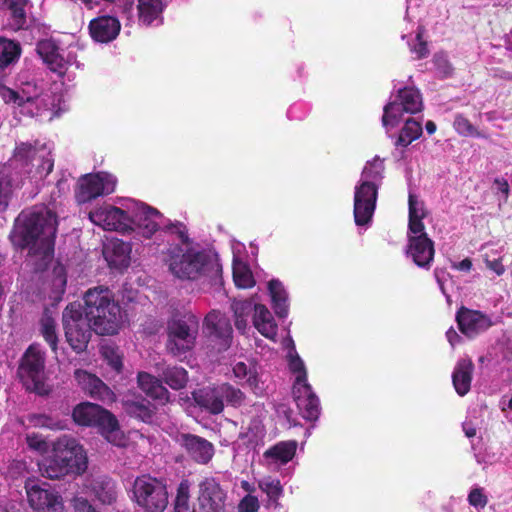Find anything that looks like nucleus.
<instances>
[{
  "mask_svg": "<svg viewBox=\"0 0 512 512\" xmlns=\"http://www.w3.org/2000/svg\"><path fill=\"white\" fill-rule=\"evenodd\" d=\"M57 217L47 209L22 211L14 221L9 239L20 250L36 259L37 269L43 270L54 257Z\"/></svg>",
  "mask_w": 512,
  "mask_h": 512,
  "instance_id": "nucleus-1",
  "label": "nucleus"
},
{
  "mask_svg": "<svg viewBox=\"0 0 512 512\" xmlns=\"http://www.w3.org/2000/svg\"><path fill=\"white\" fill-rule=\"evenodd\" d=\"M84 314L99 335H114L121 322V307L107 287L90 288L83 297Z\"/></svg>",
  "mask_w": 512,
  "mask_h": 512,
  "instance_id": "nucleus-2",
  "label": "nucleus"
},
{
  "mask_svg": "<svg viewBox=\"0 0 512 512\" xmlns=\"http://www.w3.org/2000/svg\"><path fill=\"white\" fill-rule=\"evenodd\" d=\"M167 263L170 271L180 279L195 280L202 275L212 279L221 276L222 267L216 257L205 251L193 248L186 251L181 246H173L168 250Z\"/></svg>",
  "mask_w": 512,
  "mask_h": 512,
  "instance_id": "nucleus-3",
  "label": "nucleus"
},
{
  "mask_svg": "<svg viewBox=\"0 0 512 512\" xmlns=\"http://www.w3.org/2000/svg\"><path fill=\"white\" fill-rule=\"evenodd\" d=\"M383 160L375 157L362 171V178L354 191V220L357 226H368L376 208L378 181L383 178Z\"/></svg>",
  "mask_w": 512,
  "mask_h": 512,
  "instance_id": "nucleus-4",
  "label": "nucleus"
},
{
  "mask_svg": "<svg viewBox=\"0 0 512 512\" xmlns=\"http://www.w3.org/2000/svg\"><path fill=\"white\" fill-rule=\"evenodd\" d=\"M74 423L81 427H93L111 444L124 445V435L116 416L101 405L81 402L72 410Z\"/></svg>",
  "mask_w": 512,
  "mask_h": 512,
  "instance_id": "nucleus-5",
  "label": "nucleus"
},
{
  "mask_svg": "<svg viewBox=\"0 0 512 512\" xmlns=\"http://www.w3.org/2000/svg\"><path fill=\"white\" fill-rule=\"evenodd\" d=\"M199 320L193 314L171 319L167 323L165 348L173 357L180 358L192 351L196 345Z\"/></svg>",
  "mask_w": 512,
  "mask_h": 512,
  "instance_id": "nucleus-6",
  "label": "nucleus"
},
{
  "mask_svg": "<svg viewBox=\"0 0 512 512\" xmlns=\"http://www.w3.org/2000/svg\"><path fill=\"white\" fill-rule=\"evenodd\" d=\"M289 369L295 374L292 393L300 414L308 421H317L320 416L319 399L307 383L304 363L297 354L290 355Z\"/></svg>",
  "mask_w": 512,
  "mask_h": 512,
  "instance_id": "nucleus-7",
  "label": "nucleus"
},
{
  "mask_svg": "<svg viewBox=\"0 0 512 512\" xmlns=\"http://www.w3.org/2000/svg\"><path fill=\"white\" fill-rule=\"evenodd\" d=\"M45 353L39 344H31L24 352L19 367L18 377L25 389L40 396L47 395L49 388L45 384Z\"/></svg>",
  "mask_w": 512,
  "mask_h": 512,
  "instance_id": "nucleus-8",
  "label": "nucleus"
},
{
  "mask_svg": "<svg viewBox=\"0 0 512 512\" xmlns=\"http://www.w3.org/2000/svg\"><path fill=\"white\" fill-rule=\"evenodd\" d=\"M62 325L66 342L71 349L80 354L90 342L93 325L83 316L80 304L69 303L62 312Z\"/></svg>",
  "mask_w": 512,
  "mask_h": 512,
  "instance_id": "nucleus-9",
  "label": "nucleus"
},
{
  "mask_svg": "<svg viewBox=\"0 0 512 512\" xmlns=\"http://www.w3.org/2000/svg\"><path fill=\"white\" fill-rule=\"evenodd\" d=\"M133 495L144 512H164L168 506V491L164 480L142 475L135 479Z\"/></svg>",
  "mask_w": 512,
  "mask_h": 512,
  "instance_id": "nucleus-10",
  "label": "nucleus"
},
{
  "mask_svg": "<svg viewBox=\"0 0 512 512\" xmlns=\"http://www.w3.org/2000/svg\"><path fill=\"white\" fill-rule=\"evenodd\" d=\"M423 108L422 96L418 89L404 87L398 90L393 101H389L383 108L382 124L385 128H393L400 122L404 112L415 114Z\"/></svg>",
  "mask_w": 512,
  "mask_h": 512,
  "instance_id": "nucleus-11",
  "label": "nucleus"
},
{
  "mask_svg": "<svg viewBox=\"0 0 512 512\" xmlns=\"http://www.w3.org/2000/svg\"><path fill=\"white\" fill-rule=\"evenodd\" d=\"M227 493L213 476L203 477L198 483L200 512H226Z\"/></svg>",
  "mask_w": 512,
  "mask_h": 512,
  "instance_id": "nucleus-12",
  "label": "nucleus"
},
{
  "mask_svg": "<svg viewBox=\"0 0 512 512\" xmlns=\"http://www.w3.org/2000/svg\"><path fill=\"white\" fill-rule=\"evenodd\" d=\"M206 336L215 343L218 352L226 351L232 343L233 329L230 320L221 312L210 311L203 324Z\"/></svg>",
  "mask_w": 512,
  "mask_h": 512,
  "instance_id": "nucleus-13",
  "label": "nucleus"
},
{
  "mask_svg": "<svg viewBox=\"0 0 512 512\" xmlns=\"http://www.w3.org/2000/svg\"><path fill=\"white\" fill-rule=\"evenodd\" d=\"M89 219L95 225L108 231L128 232L131 228L128 212L110 204L90 211Z\"/></svg>",
  "mask_w": 512,
  "mask_h": 512,
  "instance_id": "nucleus-14",
  "label": "nucleus"
},
{
  "mask_svg": "<svg viewBox=\"0 0 512 512\" xmlns=\"http://www.w3.org/2000/svg\"><path fill=\"white\" fill-rule=\"evenodd\" d=\"M60 462L65 463L72 475H82L88 468V457L84 447L74 438L60 440L54 446Z\"/></svg>",
  "mask_w": 512,
  "mask_h": 512,
  "instance_id": "nucleus-15",
  "label": "nucleus"
},
{
  "mask_svg": "<svg viewBox=\"0 0 512 512\" xmlns=\"http://www.w3.org/2000/svg\"><path fill=\"white\" fill-rule=\"evenodd\" d=\"M27 499L31 508L38 512H62V498L60 495L42 488L34 480L25 483Z\"/></svg>",
  "mask_w": 512,
  "mask_h": 512,
  "instance_id": "nucleus-16",
  "label": "nucleus"
},
{
  "mask_svg": "<svg viewBox=\"0 0 512 512\" xmlns=\"http://www.w3.org/2000/svg\"><path fill=\"white\" fill-rule=\"evenodd\" d=\"M456 321L461 333L470 339L485 332L493 325L488 315L466 307H461L457 311Z\"/></svg>",
  "mask_w": 512,
  "mask_h": 512,
  "instance_id": "nucleus-17",
  "label": "nucleus"
},
{
  "mask_svg": "<svg viewBox=\"0 0 512 512\" xmlns=\"http://www.w3.org/2000/svg\"><path fill=\"white\" fill-rule=\"evenodd\" d=\"M163 215L156 208L148 206L144 203L139 205L134 213L130 215L131 228L134 230V226L139 230L145 238H150L156 231L159 230Z\"/></svg>",
  "mask_w": 512,
  "mask_h": 512,
  "instance_id": "nucleus-18",
  "label": "nucleus"
},
{
  "mask_svg": "<svg viewBox=\"0 0 512 512\" xmlns=\"http://www.w3.org/2000/svg\"><path fill=\"white\" fill-rule=\"evenodd\" d=\"M179 443L189 458L198 464H207L214 456V446L207 439L191 433H183Z\"/></svg>",
  "mask_w": 512,
  "mask_h": 512,
  "instance_id": "nucleus-19",
  "label": "nucleus"
},
{
  "mask_svg": "<svg viewBox=\"0 0 512 512\" xmlns=\"http://www.w3.org/2000/svg\"><path fill=\"white\" fill-rule=\"evenodd\" d=\"M108 175L106 174H87L81 177L78 181L75 191V198L79 204H84L96 199L103 195L105 192L110 193L113 189L109 190L105 186V181Z\"/></svg>",
  "mask_w": 512,
  "mask_h": 512,
  "instance_id": "nucleus-20",
  "label": "nucleus"
},
{
  "mask_svg": "<svg viewBox=\"0 0 512 512\" xmlns=\"http://www.w3.org/2000/svg\"><path fill=\"white\" fill-rule=\"evenodd\" d=\"M406 253L420 268H430L434 258V243L428 235L409 236Z\"/></svg>",
  "mask_w": 512,
  "mask_h": 512,
  "instance_id": "nucleus-21",
  "label": "nucleus"
},
{
  "mask_svg": "<svg viewBox=\"0 0 512 512\" xmlns=\"http://www.w3.org/2000/svg\"><path fill=\"white\" fill-rule=\"evenodd\" d=\"M74 378L78 386L94 399L104 401L113 396L111 389L100 378L86 370L76 369Z\"/></svg>",
  "mask_w": 512,
  "mask_h": 512,
  "instance_id": "nucleus-22",
  "label": "nucleus"
},
{
  "mask_svg": "<svg viewBox=\"0 0 512 512\" xmlns=\"http://www.w3.org/2000/svg\"><path fill=\"white\" fill-rule=\"evenodd\" d=\"M88 28L94 41L108 43L119 35L121 24L116 17L104 15L92 19Z\"/></svg>",
  "mask_w": 512,
  "mask_h": 512,
  "instance_id": "nucleus-23",
  "label": "nucleus"
},
{
  "mask_svg": "<svg viewBox=\"0 0 512 512\" xmlns=\"http://www.w3.org/2000/svg\"><path fill=\"white\" fill-rule=\"evenodd\" d=\"M36 52L48 69L58 75L65 74L67 62L59 52V47L51 39H43L36 44Z\"/></svg>",
  "mask_w": 512,
  "mask_h": 512,
  "instance_id": "nucleus-24",
  "label": "nucleus"
},
{
  "mask_svg": "<svg viewBox=\"0 0 512 512\" xmlns=\"http://www.w3.org/2000/svg\"><path fill=\"white\" fill-rule=\"evenodd\" d=\"M167 0H137L138 21L144 26L163 24Z\"/></svg>",
  "mask_w": 512,
  "mask_h": 512,
  "instance_id": "nucleus-25",
  "label": "nucleus"
},
{
  "mask_svg": "<svg viewBox=\"0 0 512 512\" xmlns=\"http://www.w3.org/2000/svg\"><path fill=\"white\" fill-rule=\"evenodd\" d=\"M192 397L197 406L210 414L218 415L224 410L219 385L195 390Z\"/></svg>",
  "mask_w": 512,
  "mask_h": 512,
  "instance_id": "nucleus-26",
  "label": "nucleus"
},
{
  "mask_svg": "<svg viewBox=\"0 0 512 512\" xmlns=\"http://www.w3.org/2000/svg\"><path fill=\"white\" fill-rule=\"evenodd\" d=\"M139 388L150 398L165 405L170 402V392L162 381L147 372H139L137 375Z\"/></svg>",
  "mask_w": 512,
  "mask_h": 512,
  "instance_id": "nucleus-27",
  "label": "nucleus"
},
{
  "mask_svg": "<svg viewBox=\"0 0 512 512\" xmlns=\"http://www.w3.org/2000/svg\"><path fill=\"white\" fill-rule=\"evenodd\" d=\"M474 364L469 358L458 360L452 373L453 386L459 396L466 395L471 387Z\"/></svg>",
  "mask_w": 512,
  "mask_h": 512,
  "instance_id": "nucleus-28",
  "label": "nucleus"
},
{
  "mask_svg": "<svg viewBox=\"0 0 512 512\" xmlns=\"http://www.w3.org/2000/svg\"><path fill=\"white\" fill-rule=\"evenodd\" d=\"M123 409L129 417L144 423H152L157 411L156 406L143 397L123 401Z\"/></svg>",
  "mask_w": 512,
  "mask_h": 512,
  "instance_id": "nucleus-29",
  "label": "nucleus"
},
{
  "mask_svg": "<svg viewBox=\"0 0 512 512\" xmlns=\"http://www.w3.org/2000/svg\"><path fill=\"white\" fill-rule=\"evenodd\" d=\"M253 324L258 332L264 337L275 340L278 327L268 308L263 304L254 307Z\"/></svg>",
  "mask_w": 512,
  "mask_h": 512,
  "instance_id": "nucleus-30",
  "label": "nucleus"
},
{
  "mask_svg": "<svg viewBox=\"0 0 512 512\" xmlns=\"http://www.w3.org/2000/svg\"><path fill=\"white\" fill-rule=\"evenodd\" d=\"M22 54L21 44L4 36H0V70L16 64Z\"/></svg>",
  "mask_w": 512,
  "mask_h": 512,
  "instance_id": "nucleus-31",
  "label": "nucleus"
},
{
  "mask_svg": "<svg viewBox=\"0 0 512 512\" xmlns=\"http://www.w3.org/2000/svg\"><path fill=\"white\" fill-rule=\"evenodd\" d=\"M258 488L265 493L268 508L277 509L280 507L279 500L284 494V489L279 479L272 476L263 477L258 480Z\"/></svg>",
  "mask_w": 512,
  "mask_h": 512,
  "instance_id": "nucleus-32",
  "label": "nucleus"
},
{
  "mask_svg": "<svg viewBox=\"0 0 512 512\" xmlns=\"http://www.w3.org/2000/svg\"><path fill=\"white\" fill-rule=\"evenodd\" d=\"M297 449V443L295 441H281L264 452L266 459H271L275 463L287 464L291 461Z\"/></svg>",
  "mask_w": 512,
  "mask_h": 512,
  "instance_id": "nucleus-33",
  "label": "nucleus"
},
{
  "mask_svg": "<svg viewBox=\"0 0 512 512\" xmlns=\"http://www.w3.org/2000/svg\"><path fill=\"white\" fill-rule=\"evenodd\" d=\"M92 490L97 499L106 505L116 501L115 483L108 477H100L93 481Z\"/></svg>",
  "mask_w": 512,
  "mask_h": 512,
  "instance_id": "nucleus-34",
  "label": "nucleus"
},
{
  "mask_svg": "<svg viewBox=\"0 0 512 512\" xmlns=\"http://www.w3.org/2000/svg\"><path fill=\"white\" fill-rule=\"evenodd\" d=\"M160 376L174 390L184 388L188 382V373L183 367L167 366L162 370Z\"/></svg>",
  "mask_w": 512,
  "mask_h": 512,
  "instance_id": "nucleus-35",
  "label": "nucleus"
},
{
  "mask_svg": "<svg viewBox=\"0 0 512 512\" xmlns=\"http://www.w3.org/2000/svg\"><path fill=\"white\" fill-rule=\"evenodd\" d=\"M0 98L5 104H13L17 107H24L27 103H33L35 99L24 89L18 91L3 84H0Z\"/></svg>",
  "mask_w": 512,
  "mask_h": 512,
  "instance_id": "nucleus-36",
  "label": "nucleus"
},
{
  "mask_svg": "<svg viewBox=\"0 0 512 512\" xmlns=\"http://www.w3.org/2000/svg\"><path fill=\"white\" fill-rule=\"evenodd\" d=\"M191 483L188 479H182L177 486L176 496L173 501L174 512H195L190 505Z\"/></svg>",
  "mask_w": 512,
  "mask_h": 512,
  "instance_id": "nucleus-37",
  "label": "nucleus"
},
{
  "mask_svg": "<svg viewBox=\"0 0 512 512\" xmlns=\"http://www.w3.org/2000/svg\"><path fill=\"white\" fill-rule=\"evenodd\" d=\"M422 134V127L420 122L413 118H408L405 125L400 131V134L395 142L396 146L406 147L412 141L418 139Z\"/></svg>",
  "mask_w": 512,
  "mask_h": 512,
  "instance_id": "nucleus-38",
  "label": "nucleus"
},
{
  "mask_svg": "<svg viewBox=\"0 0 512 512\" xmlns=\"http://www.w3.org/2000/svg\"><path fill=\"white\" fill-rule=\"evenodd\" d=\"M70 474H72L71 470L68 469L65 463L60 462L58 454L53 449V455L46 459L43 464V475L49 479H60Z\"/></svg>",
  "mask_w": 512,
  "mask_h": 512,
  "instance_id": "nucleus-39",
  "label": "nucleus"
},
{
  "mask_svg": "<svg viewBox=\"0 0 512 512\" xmlns=\"http://www.w3.org/2000/svg\"><path fill=\"white\" fill-rule=\"evenodd\" d=\"M221 398L223 403L232 407H240L245 401V394L239 389L229 383H222L219 385Z\"/></svg>",
  "mask_w": 512,
  "mask_h": 512,
  "instance_id": "nucleus-40",
  "label": "nucleus"
},
{
  "mask_svg": "<svg viewBox=\"0 0 512 512\" xmlns=\"http://www.w3.org/2000/svg\"><path fill=\"white\" fill-rule=\"evenodd\" d=\"M233 374L239 380L245 379V384L251 389L258 388V374L255 368L248 367L246 363L239 361L233 366Z\"/></svg>",
  "mask_w": 512,
  "mask_h": 512,
  "instance_id": "nucleus-41",
  "label": "nucleus"
},
{
  "mask_svg": "<svg viewBox=\"0 0 512 512\" xmlns=\"http://www.w3.org/2000/svg\"><path fill=\"white\" fill-rule=\"evenodd\" d=\"M41 334L49 344L51 350L56 352L58 349V335L56 332V323L52 317H45L41 321Z\"/></svg>",
  "mask_w": 512,
  "mask_h": 512,
  "instance_id": "nucleus-42",
  "label": "nucleus"
},
{
  "mask_svg": "<svg viewBox=\"0 0 512 512\" xmlns=\"http://www.w3.org/2000/svg\"><path fill=\"white\" fill-rule=\"evenodd\" d=\"M30 423L35 427H43L51 430H64L66 424L61 420H55L45 414H35L29 418Z\"/></svg>",
  "mask_w": 512,
  "mask_h": 512,
  "instance_id": "nucleus-43",
  "label": "nucleus"
},
{
  "mask_svg": "<svg viewBox=\"0 0 512 512\" xmlns=\"http://www.w3.org/2000/svg\"><path fill=\"white\" fill-rule=\"evenodd\" d=\"M37 153L35 145L28 142H21L14 150V158L25 164L30 163Z\"/></svg>",
  "mask_w": 512,
  "mask_h": 512,
  "instance_id": "nucleus-44",
  "label": "nucleus"
},
{
  "mask_svg": "<svg viewBox=\"0 0 512 512\" xmlns=\"http://www.w3.org/2000/svg\"><path fill=\"white\" fill-rule=\"evenodd\" d=\"M456 131L464 136H479L477 129L464 116L458 114L455 116L453 123Z\"/></svg>",
  "mask_w": 512,
  "mask_h": 512,
  "instance_id": "nucleus-45",
  "label": "nucleus"
},
{
  "mask_svg": "<svg viewBox=\"0 0 512 512\" xmlns=\"http://www.w3.org/2000/svg\"><path fill=\"white\" fill-rule=\"evenodd\" d=\"M257 304H254L251 300H234L231 304V309L234 313V317H248L252 311H254V307Z\"/></svg>",
  "mask_w": 512,
  "mask_h": 512,
  "instance_id": "nucleus-46",
  "label": "nucleus"
},
{
  "mask_svg": "<svg viewBox=\"0 0 512 512\" xmlns=\"http://www.w3.org/2000/svg\"><path fill=\"white\" fill-rule=\"evenodd\" d=\"M409 219H423L426 217V211L424 208V203L419 201L417 196L413 193H409Z\"/></svg>",
  "mask_w": 512,
  "mask_h": 512,
  "instance_id": "nucleus-47",
  "label": "nucleus"
},
{
  "mask_svg": "<svg viewBox=\"0 0 512 512\" xmlns=\"http://www.w3.org/2000/svg\"><path fill=\"white\" fill-rule=\"evenodd\" d=\"M52 284L58 291L64 293L67 284V274L63 265L57 264L54 267Z\"/></svg>",
  "mask_w": 512,
  "mask_h": 512,
  "instance_id": "nucleus-48",
  "label": "nucleus"
},
{
  "mask_svg": "<svg viewBox=\"0 0 512 512\" xmlns=\"http://www.w3.org/2000/svg\"><path fill=\"white\" fill-rule=\"evenodd\" d=\"M164 230L166 232L176 234L178 236V238L180 239V241L184 244L189 242L187 228L182 222H178V221L175 223L169 222L164 225Z\"/></svg>",
  "mask_w": 512,
  "mask_h": 512,
  "instance_id": "nucleus-49",
  "label": "nucleus"
},
{
  "mask_svg": "<svg viewBox=\"0 0 512 512\" xmlns=\"http://www.w3.org/2000/svg\"><path fill=\"white\" fill-rule=\"evenodd\" d=\"M268 290L272 301L280 300L282 298L283 300H288L287 292L279 280L272 279L269 281Z\"/></svg>",
  "mask_w": 512,
  "mask_h": 512,
  "instance_id": "nucleus-50",
  "label": "nucleus"
},
{
  "mask_svg": "<svg viewBox=\"0 0 512 512\" xmlns=\"http://www.w3.org/2000/svg\"><path fill=\"white\" fill-rule=\"evenodd\" d=\"M102 350L103 356L108 360L109 365L117 372H120L123 367L122 358L116 353L114 348L106 346Z\"/></svg>",
  "mask_w": 512,
  "mask_h": 512,
  "instance_id": "nucleus-51",
  "label": "nucleus"
},
{
  "mask_svg": "<svg viewBox=\"0 0 512 512\" xmlns=\"http://www.w3.org/2000/svg\"><path fill=\"white\" fill-rule=\"evenodd\" d=\"M259 501L256 496L253 495H246L244 496L239 504H238V511L239 512H258L259 510Z\"/></svg>",
  "mask_w": 512,
  "mask_h": 512,
  "instance_id": "nucleus-52",
  "label": "nucleus"
},
{
  "mask_svg": "<svg viewBox=\"0 0 512 512\" xmlns=\"http://www.w3.org/2000/svg\"><path fill=\"white\" fill-rule=\"evenodd\" d=\"M26 442L29 448L38 452H45L48 449V443L36 433L27 434Z\"/></svg>",
  "mask_w": 512,
  "mask_h": 512,
  "instance_id": "nucleus-53",
  "label": "nucleus"
},
{
  "mask_svg": "<svg viewBox=\"0 0 512 512\" xmlns=\"http://www.w3.org/2000/svg\"><path fill=\"white\" fill-rule=\"evenodd\" d=\"M27 2L17 4L14 3L13 6L8 7V9L11 12V16L14 20V22L19 26L22 27L26 22V12H25V6Z\"/></svg>",
  "mask_w": 512,
  "mask_h": 512,
  "instance_id": "nucleus-54",
  "label": "nucleus"
},
{
  "mask_svg": "<svg viewBox=\"0 0 512 512\" xmlns=\"http://www.w3.org/2000/svg\"><path fill=\"white\" fill-rule=\"evenodd\" d=\"M417 43L411 46V51L417 54L418 59L426 58L429 55L427 42L422 38V30H419L416 35Z\"/></svg>",
  "mask_w": 512,
  "mask_h": 512,
  "instance_id": "nucleus-55",
  "label": "nucleus"
},
{
  "mask_svg": "<svg viewBox=\"0 0 512 512\" xmlns=\"http://www.w3.org/2000/svg\"><path fill=\"white\" fill-rule=\"evenodd\" d=\"M234 282L237 287L240 288H250L254 284L253 277L249 271L245 272H233Z\"/></svg>",
  "mask_w": 512,
  "mask_h": 512,
  "instance_id": "nucleus-56",
  "label": "nucleus"
},
{
  "mask_svg": "<svg viewBox=\"0 0 512 512\" xmlns=\"http://www.w3.org/2000/svg\"><path fill=\"white\" fill-rule=\"evenodd\" d=\"M469 504L474 507H485L487 504V497L484 495L483 490L481 488H475L471 490L468 495Z\"/></svg>",
  "mask_w": 512,
  "mask_h": 512,
  "instance_id": "nucleus-57",
  "label": "nucleus"
},
{
  "mask_svg": "<svg viewBox=\"0 0 512 512\" xmlns=\"http://www.w3.org/2000/svg\"><path fill=\"white\" fill-rule=\"evenodd\" d=\"M12 190L8 181L0 179V212L6 210Z\"/></svg>",
  "mask_w": 512,
  "mask_h": 512,
  "instance_id": "nucleus-58",
  "label": "nucleus"
},
{
  "mask_svg": "<svg viewBox=\"0 0 512 512\" xmlns=\"http://www.w3.org/2000/svg\"><path fill=\"white\" fill-rule=\"evenodd\" d=\"M72 507L74 512H100L84 497L73 498Z\"/></svg>",
  "mask_w": 512,
  "mask_h": 512,
  "instance_id": "nucleus-59",
  "label": "nucleus"
},
{
  "mask_svg": "<svg viewBox=\"0 0 512 512\" xmlns=\"http://www.w3.org/2000/svg\"><path fill=\"white\" fill-rule=\"evenodd\" d=\"M423 219H409L408 223V237L416 235H427L425 232V226L422 222Z\"/></svg>",
  "mask_w": 512,
  "mask_h": 512,
  "instance_id": "nucleus-60",
  "label": "nucleus"
},
{
  "mask_svg": "<svg viewBox=\"0 0 512 512\" xmlns=\"http://www.w3.org/2000/svg\"><path fill=\"white\" fill-rule=\"evenodd\" d=\"M434 63L437 68L445 75H449L452 71V67L447 58L442 54H436L434 56Z\"/></svg>",
  "mask_w": 512,
  "mask_h": 512,
  "instance_id": "nucleus-61",
  "label": "nucleus"
},
{
  "mask_svg": "<svg viewBox=\"0 0 512 512\" xmlns=\"http://www.w3.org/2000/svg\"><path fill=\"white\" fill-rule=\"evenodd\" d=\"M272 304H273L274 312L278 317L285 318L288 315V311H289L288 300H283V298H282L280 300L272 301Z\"/></svg>",
  "mask_w": 512,
  "mask_h": 512,
  "instance_id": "nucleus-62",
  "label": "nucleus"
},
{
  "mask_svg": "<svg viewBox=\"0 0 512 512\" xmlns=\"http://www.w3.org/2000/svg\"><path fill=\"white\" fill-rule=\"evenodd\" d=\"M446 337L452 347H455L462 340V337L455 331L453 327H450L447 330Z\"/></svg>",
  "mask_w": 512,
  "mask_h": 512,
  "instance_id": "nucleus-63",
  "label": "nucleus"
},
{
  "mask_svg": "<svg viewBox=\"0 0 512 512\" xmlns=\"http://www.w3.org/2000/svg\"><path fill=\"white\" fill-rule=\"evenodd\" d=\"M494 186L496 187V189L498 191H500L503 194H505L506 197L508 196L509 185H508V182H507L506 179H504V178H496L494 180Z\"/></svg>",
  "mask_w": 512,
  "mask_h": 512,
  "instance_id": "nucleus-64",
  "label": "nucleus"
}]
</instances>
